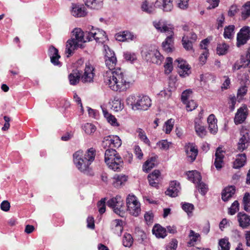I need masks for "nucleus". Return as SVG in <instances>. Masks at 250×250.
I'll list each match as a JSON object with an SVG mask.
<instances>
[{
    "label": "nucleus",
    "mask_w": 250,
    "mask_h": 250,
    "mask_svg": "<svg viewBox=\"0 0 250 250\" xmlns=\"http://www.w3.org/2000/svg\"><path fill=\"white\" fill-rule=\"evenodd\" d=\"M105 63L109 71H107L104 76V83L115 91H125L129 88L132 84L131 79L120 68L112 71L116 64V58L105 59Z\"/></svg>",
    "instance_id": "obj_1"
},
{
    "label": "nucleus",
    "mask_w": 250,
    "mask_h": 250,
    "mask_svg": "<svg viewBox=\"0 0 250 250\" xmlns=\"http://www.w3.org/2000/svg\"><path fill=\"white\" fill-rule=\"evenodd\" d=\"M95 150L91 147L88 149L83 155V151L79 150L73 154V162L76 167L82 172L90 173V165L94 160Z\"/></svg>",
    "instance_id": "obj_2"
},
{
    "label": "nucleus",
    "mask_w": 250,
    "mask_h": 250,
    "mask_svg": "<svg viewBox=\"0 0 250 250\" xmlns=\"http://www.w3.org/2000/svg\"><path fill=\"white\" fill-rule=\"evenodd\" d=\"M84 33L80 28H76L72 32V37L66 43L65 53L69 57L73 51L78 48L82 47V43L85 42Z\"/></svg>",
    "instance_id": "obj_3"
},
{
    "label": "nucleus",
    "mask_w": 250,
    "mask_h": 250,
    "mask_svg": "<svg viewBox=\"0 0 250 250\" xmlns=\"http://www.w3.org/2000/svg\"><path fill=\"white\" fill-rule=\"evenodd\" d=\"M104 161L108 167L114 171H120L123 160L115 149H107L104 153Z\"/></svg>",
    "instance_id": "obj_4"
},
{
    "label": "nucleus",
    "mask_w": 250,
    "mask_h": 250,
    "mask_svg": "<svg viewBox=\"0 0 250 250\" xmlns=\"http://www.w3.org/2000/svg\"><path fill=\"white\" fill-rule=\"evenodd\" d=\"M126 104L134 110H146L151 105V101L146 95H130L126 99Z\"/></svg>",
    "instance_id": "obj_5"
},
{
    "label": "nucleus",
    "mask_w": 250,
    "mask_h": 250,
    "mask_svg": "<svg viewBox=\"0 0 250 250\" xmlns=\"http://www.w3.org/2000/svg\"><path fill=\"white\" fill-rule=\"evenodd\" d=\"M142 55L147 62L158 65L161 64L164 60V57L155 46H150L146 50H143Z\"/></svg>",
    "instance_id": "obj_6"
},
{
    "label": "nucleus",
    "mask_w": 250,
    "mask_h": 250,
    "mask_svg": "<svg viewBox=\"0 0 250 250\" xmlns=\"http://www.w3.org/2000/svg\"><path fill=\"white\" fill-rule=\"evenodd\" d=\"M123 204V201L121 197L118 195L110 199L107 202V206L112 208L115 213L122 217L125 214Z\"/></svg>",
    "instance_id": "obj_7"
},
{
    "label": "nucleus",
    "mask_w": 250,
    "mask_h": 250,
    "mask_svg": "<svg viewBox=\"0 0 250 250\" xmlns=\"http://www.w3.org/2000/svg\"><path fill=\"white\" fill-rule=\"evenodd\" d=\"M127 209L131 215L137 216L141 212L140 204L137 197L129 194L126 199Z\"/></svg>",
    "instance_id": "obj_8"
},
{
    "label": "nucleus",
    "mask_w": 250,
    "mask_h": 250,
    "mask_svg": "<svg viewBox=\"0 0 250 250\" xmlns=\"http://www.w3.org/2000/svg\"><path fill=\"white\" fill-rule=\"evenodd\" d=\"M249 126H242L240 130L241 137L237 144V150L240 152L246 149L249 146L250 137Z\"/></svg>",
    "instance_id": "obj_9"
},
{
    "label": "nucleus",
    "mask_w": 250,
    "mask_h": 250,
    "mask_svg": "<svg viewBox=\"0 0 250 250\" xmlns=\"http://www.w3.org/2000/svg\"><path fill=\"white\" fill-rule=\"evenodd\" d=\"M250 39V27L247 26L242 27L237 35V46L239 47L245 44Z\"/></svg>",
    "instance_id": "obj_10"
},
{
    "label": "nucleus",
    "mask_w": 250,
    "mask_h": 250,
    "mask_svg": "<svg viewBox=\"0 0 250 250\" xmlns=\"http://www.w3.org/2000/svg\"><path fill=\"white\" fill-rule=\"evenodd\" d=\"M248 115V109L246 105L244 104L237 109L234 118L236 125L241 124L245 122Z\"/></svg>",
    "instance_id": "obj_11"
},
{
    "label": "nucleus",
    "mask_w": 250,
    "mask_h": 250,
    "mask_svg": "<svg viewBox=\"0 0 250 250\" xmlns=\"http://www.w3.org/2000/svg\"><path fill=\"white\" fill-rule=\"evenodd\" d=\"M153 25L160 32L167 33L168 34L173 33V28L170 25L168 24L165 20L161 19L158 21H155L153 22Z\"/></svg>",
    "instance_id": "obj_12"
},
{
    "label": "nucleus",
    "mask_w": 250,
    "mask_h": 250,
    "mask_svg": "<svg viewBox=\"0 0 250 250\" xmlns=\"http://www.w3.org/2000/svg\"><path fill=\"white\" fill-rule=\"evenodd\" d=\"M94 68L88 62L85 64L84 72L81 76L83 83H91L93 81Z\"/></svg>",
    "instance_id": "obj_13"
},
{
    "label": "nucleus",
    "mask_w": 250,
    "mask_h": 250,
    "mask_svg": "<svg viewBox=\"0 0 250 250\" xmlns=\"http://www.w3.org/2000/svg\"><path fill=\"white\" fill-rule=\"evenodd\" d=\"M175 62L178 63L177 66L179 68L178 70L179 75L183 78L188 76L190 73V68L187 62L181 58L177 59Z\"/></svg>",
    "instance_id": "obj_14"
},
{
    "label": "nucleus",
    "mask_w": 250,
    "mask_h": 250,
    "mask_svg": "<svg viewBox=\"0 0 250 250\" xmlns=\"http://www.w3.org/2000/svg\"><path fill=\"white\" fill-rule=\"evenodd\" d=\"M122 145L121 140L118 136H108L104 139L102 146L105 147L108 145L111 147H119Z\"/></svg>",
    "instance_id": "obj_15"
},
{
    "label": "nucleus",
    "mask_w": 250,
    "mask_h": 250,
    "mask_svg": "<svg viewBox=\"0 0 250 250\" xmlns=\"http://www.w3.org/2000/svg\"><path fill=\"white\" fill-rule=\"evenodd\" d=\"M71 14L77 18L83 17L86 16L87 12L83 5L72 3L71 9Z\"/></svg>",
    "instance_id": "obj_16"
},
{
    "label": "nucleus",
    "mask_w": 250,
    "mask_h": 250,
    "mask_svg": "<svg viewBox=\"0 0 250 250\" xmlns=\"http://www.w3.org/2000/svg\"><path fill=\"white\" fill-rule=\"evenodd\" d=\"M237 220L239 226L243 229H247L250 227V215L243 212L237 214Z\"/></svg>",
    "instance_id": "obj_17"
},
{
    "label": "nucleus",
    "mask_w": 250,
    "mask_h": 250,
    "mask_svg": "<svg viewBox=\"0 0 250 250\" xmlns=\"http://www.w3.org/2000/svg\"><path fill=\"white\" fill-rule=\"evenodd\" d=\"M186 152L188 161L193 162L198 154V148L195 145L189 143L186 146Z\"/></svg>",
    "instance_id": "obj_18"
},
{
    "label": "nucleus",
    "mask_w": 250,
    "mask_h": 250,
    "mask_svg": "<svg viewBox=\"0 0 250 250\" xmlns=\"http://www.w3.org/2000/svg\"><path fill=\"white\" fill-rule=\"evenodd\" d=\"M105 35V32L103 30L100 29H95L92 28V30L87 32L86 38L88 41L95 40L96 42L99 41L100 39H102Z\"/></svg>",
    "instance_id": "obj_19"
},
{
    "label": "nucleus",
    "mask_w": 250,
    "mask_h": 250,
    "mask_svg": "<svg viewBox=\"0 0 250 250\" xmlns=\"http://www.w3.org/2000/svg\"><path fill=\"white\" fill-rule=\"evenodd\" d=\"M181 187L180 183L176 181L170 182L168 188L166 191V194L172 197L178 196Z\"/></svg>",
    "instance_id": "obj_20"
},
{
    "label": "nucleus",
    "mask_w": 250,
    "mask_h": 250,
    "mask_svg": "<svg viewBox=\"0 0 250 250\" xmlns=\"http://www.w3.org/2000/svg\"><path fill=\"white\" fill-rule=\"evenodd\" d=\"M168 35V36L162 44L163 49L167 53L172 52L174 49L173 38L172 37L173 33Z\"/></svg>",
    "instance_id": "obj_21"
},
{
    "label": "nucleus",
    "mask_w": 250,
    "mask_h": 250,
    "mask_svg": "<svg viewBox=\"0 0 250 250\" xmlns=\"http://www.w3.org/2000/svg\"><path fill=\"white\" fill-rule=\"evenodd\" d=\"M155 5L165 12H170L173 8L172 0H156Z\"/></svg>",
    "instance_id": "obj_22"
},
{
    "label": "nucleus",
    "mask_w": 250,
    "mask_h": 250,
    "mask_svg": "<svg viewBox=\"0 0 250 250\" xmlns=\"http://www.w3.org/2000/svg\"><path fill=\"white\" fill-rule=\"evenodd\" d=\"M215 156L214 164L216 168L219 170L222 168L224 164V155L223 154V151L218 148L215 152Z\"/></svg>",
    "instance_id": "obj_23"
},
{
    "label": "nucleus",
    "mask_w": 250,
    "mask_h": 250,
    "mask_svg": "<svg viewBox=\"0 0 250 250\" xmlns=\"http://www.w3.org/2000/svg\"><path fill=\"white\" fill-rule=\"evenodd\" d=\"M155 4L150 2L147 0L143 1L141 4V9L142 11L148 14H152L155 11Z\"/></svg>",
    "instance_id": "obj_24"
},
{
    "label": "nucleus",
    "mask_w": 250,
    "mask_h": 250,
    "mask_svg": "<svg viewBox=\"0 0 250 250\" xmlns=\"http://www.w3.org/2000/svg\"><path fill=\"white\" fill-rule=\"evenodd\" d=\"M235 192V187L233 186H229L225 188L222 192V199L228 201Z\"/></svg>",
    "instance_id": "obj_25"
},
{
    "label": "nucleus",
    "mask_w": 250,
    "mask_h": 250,
    "mask_svg": "<svg viewBox=\"0 0 250 250\" xmlns=\"http://www.w3.org/2000/svg\"><path fill=\"white\" fill-rule=\"evenodd\" d=\"M111 227L114 233L120 236L123 230L122 220L120 219L113 220L112 222Z\"/></svg>",
    "instance_id": "obj_26"
},
{
    "label": "nucleus",
    "mask_w": 250,
    "mask_h": 250,
    "mask_svg": "<svg viewBox=\"0 0 250 250\" xmlns=\"http://www.w3.org/2000/svg\"><path fill=\"white\" fill-rule=\"evenodd\" d=\"M152 233L157 238H164L167 236V231L165 228L159 224H156L152 229Z\"/></svg>",
    "instance_id": "obj_27"
},
{
    "label": "nucleus",
    "mask_w": 250,
    "mask_h": 250,
    "mask_svg": "<svg viewBox=\"0 0 250 250\" xmlns=\"http://www.w3.org/2000/svg\"><path fill=\"white\" fill-rule=\"evenodd\" d=\"M246 159L247 157L245 153L238 154L237 155V158L233 162V168L238 169L243 167L246 163Z\"/></svg>",
    "instance_id": "obj_28"
},
{
    "label": "nucleus",
    "mask_w": 250,
    "mask_h": 250,
    "mask_svg": "<svg viewBox=\"0 0 250 250\" xmlns=\"http://www.w3.org/2000/svg\"><path fill=\"white\" fill-rule=\"evenodd\" d=\"M157 157H151L148 159L143 165V169L146 172H148L152 168H153L157 163Z\"/></svg>",
    "instance_id": "obj_29"
},
{
    "label": "nucleus",
    "mask_w": 250,
    "mask_h": 250,
    "mask_svg": "<svg viewBox=\"0 0 250 250\" xmlns=\"http://www.w3.org/2000/svg\"><path fill=\"white\" fill-rule=\"evenodd\" d=\"M85 4L91 8L99 9L103 4V0H83Z\"/></svg>",
    "instance_id": "obj_30"
},
{
    "label": "nucleus",
    "mask_w": 250,
    "mask_h": 250,
    "mask_svg": "<svg viewBox=\"0 0 250 250\" xmlns=\"http://www.w3.org/2000/svg\"><path fill=\"white\" fill-rule=\"evenodd\" d=\"M201 121L199 120H195L194 127L197 135L201 138L206 135L207 131L205 127L201 125Z\"/></svg>",
    "instance_id": "obj_31"
},
{
    "label": "nucleus",
    "mask_w": 250,
    "mask_h": 250,
    "mask_svg": "<svg viewBox=\"0 0 250 250\" xmlns=\"http://www.w3.org/2000/svg\"><path fill=\"white\" fill-rule=\"evenodd\" d=\"M127 178L125 175H115L114 176V181L113 184L114 186L117 188L120 187L127 181Z\"/></svg>",
    "instance_id": "obj_32"
},
{
    "label": "nucleus",
    "mask_w": 250,
    "mask_h": 250,
    "mask_svg": "<svg viewBox=\"0 0 250 250\" xmlns=\"http://www.w3.org/2000/svg\"><path fill=\"white\" fill-rule=\"evenodd\" d=\"M234 29L235 26L234 25H230L225 27L223 34L224 37L225 39H232L234 34Z\"/></svg>",
    "instance_id": "obj_33"
},
{
    "label": "nucleus",
    "mask_w": 250,
    "mask_h": 250,
    "mask_svg": "<svg viewBox=\"0 0 250 250\" xmlns=\"http://www.w3.org/2000/svg\"><path fill=\"white\" fill-rule=\"evenodd\" d=\"M102 110L104 117L106 119L108 123L111 124L112 125H118V124L117 122V119L113 115H112L111 114L109 113L105 108H102Z\"/></svg>",
    "instance_id": "obj_34"
},
{
    "label": "nucleus",
    "mask_w": 250,
    "mask_h": 250,
    "mask_svg": "<svg viewBox=\"0 0 250 250\" xmlns=\"http://www.w3.org/2000/svg\"><path fill=\"white\" fill-rule=\"evenodd\" d=\"M229 47V45L225 42L218 44L216 48L217 54L220 56L226 54Z\"/></svg>",
    "instance_id": "obj_35"
},
{
    "label": "nucleus",
    "mask_w": 250,
    "mask_h": 250,
    "mask_svg": "<svg viewBox=\"0 0 250 250\" xmlns=\"http://www.w3.org/2000/svg\"><path fill=\"white\" fill-rule=\"evenodd\" d=\"M230 247L229 239L227 238L219 240L218 243V250H229Z\"/></svg>",
    "instance_id": "obj_36"
},
{
    "label": "nucleus",
    "mask_w": 250,
    "mask_h": 250,
    "mask_svg": "<svg viewBox=\"0 0 250 250\" xmlns=\"http://www.w3.org/2000/svg\"><path fill=\"white\" fill-rule=\"evenodd\" d=\"M241 16L243 20H246L250 16V1H247L243 6Z\"/></svg>",
    "instance_id": "obj_37"
},
{
    "label": "nucleus",
    "mask_w": 250,
    "mask_h": 250,
    "mask_svg": "<svg viewBox=\"0 0 250 250\" xmlns=\"http://www.w3.org/2000/svg\"><path fill=\"white\" fill-rule=\"evenodd\" d=\"M182 42L183 47L186 50L190 51L193 50V42L189 40V37L188 35H184L183 37Z\"/></svg>",
    "instance_id": "obj_38"
},
{
    "label": "nucleus",
    "mask_w": 250,
    "mask_h": 250,
    "mask_svg": "<svg viewBox=\"0 0 250 250\" xmlns=\"http://www.w3.org/2000/svg\"><path fill=\"white\" fill-rule=\"evenodd\" d=\"M243 204L244 209L249 212L250 211V195L249 193H245L243 199Z\"/></svg>",
    "instance_id": "obj_39"
},
{
    "label": "nucleus",
    "mask_w": 250,
    "mask_h": 250,
    "mask_svg": "<svg viewBox=\"0 0 250 250\" xmlns=\"http://www.w3.org/2000/svg\"><path fill=\"white\" fill-rule=\"evenodd\" d=\"M80 78V74L79 72H73L72 73H70L68 76V79L70 84H76L79 81Z\"/></svg>",
    "instance_id": "obj_40"
},
{
    "label": "nucleus",
    "mask_w": 250,
    "mask_h": 250,
    "mask_svg": "<svg viewBox=\"0 0 250 250\" xmlns=\"http://www.w3.org/2000/svg\"><path fill=\"white\" fill-rule=\"evenodd\" d=\"M188 236L190 239L188 242V246H192L194 245V243L196 242L200 237V235L199 233L195 232L193 230H190Z\"/></svg>",
    "instance_id": "obj_41"
},
{
    "label": "nucleus",
    "mask_w": 250,
    "mask_h": 250,
    "mask_svg": "<svg viewBox=\"0 0 250 250\" xmlns=\"http://www.w3.org/2000/svg\"><path fill=\"white\" fill-rule=\"evenodd\" d=\"M239 62L242 64L244 68H246L250 63V53L247 52L246 55L241 56Z\"/></svg>",
    "instance_id": "obj_42"
},
{
    "label": "nucleus",
    "mask_w": 250,
    "mask_h": 250,
    "mask_svg": "<svg viewBox=\"0 0 250 250\" xmlns=\"http://www.w3.org/2000/svg\"><path fill=\"white\" fill-rule=\"evenodd\" d=\"M124 105L121 103V101L119 100H114L112 102L111 109L115 111H121L123 109Z\"/></svg>",
    "instance_id": "obj_43"
},
{
    "label": "nucleus",
    "mask_w": 250,
    "mask_h": 250,
    "mask_svg": "<svg viewBox=\"0 0 250 250\" xmlns=\"http://www.w3.org/2000/svg\"><path fill=\"white\" fill-rule=\"evenodd\" d=\"M172 62L173 59L172 58H167L166 62L164 65L166 73L169 74L172 71L173 69Z\"/></svg>",
    "instance_id": "obj_44"
},
{
    "label": "nucleus",
    "mask_w": 250,
    "mask_h": 250,
    "mask_svg": "<svg viewBox=\"0 0 250 250\" xmlns=\"http://www.w3.org/2000/svg\"><path fill=\"white\" fill-rule=\"evenodd\" d=\"M123 243L124 246L126 247L131 246L133 243L132 236L129 233L125 234L123 237Z\"/></svg>",
    "instance_id": "obj_45"
},
{
    "label": "nucleus",
    "mask_w": 250,
    "mask_h": 250,
    "mask_svg": "<svg viewBox=\"0 0 250 250\" xmlns=\"http://www.w3.org/2000/svg\"><path fill=\"white\" fill-rule=\"evenodd\" d=\"M83 129L86 134H91L95 131L96 127L92 124L86 123L83 125Z\"/></svg>",
    "instance_id": "obj_46"
},
{
    "label": "nucleus",
    "mask_w": 250,
    "mask_h": 250,
    "mask_svg": "<svg viewBox=\"0 0 250 250\" xmlns=\"http://www.w3.org/2000/svg\"><path fill=\"white\" fill-rule=\"evenodd\" d=\"M137 132L139 133V138L143 141L145 144L150 145V141L146 135L145 131L141 128H138Z\"/></svg>",
    "instance_id": "obj_47"
},
{
    "label": "nucleus",
    "mask_w": 250,
    "mask_h": 250,
    "mask_svg": "<svg viewBox=\"0 0 250 250\" xmlns=\"http://www.w3.org/2000/svg\"><path fill=\"white\" fill-rule=\"evenodd\" d=\"M182 208L188 215L192 213V211L194 208L193 205L188 203H184L182 204Z\"/></svg>",
    "instance_id": "obj_48"
},
{
    "label": "nucleus",
    "mask_w": 250,
    "mask_h": 250,
    "mask_svg": "<svg viewBox=\"0 0 250 250\" xmlns=\"http://www.w3.org/2000/svg\"><path fill=\"white\" fill-rule=\"evenodd\" d=\"M104 48L105 52V59H111L112 58H116L114 52L107 45H104Z\"/></svg>",
    "instance_id": "obj_49"
},
{
    "label": "nucleus",
    "mask_w": 250,
    "mask_h": 250,
    "mask_svg": "<svg viewBox=\"0 0 250 250\" xmlns=\"http://www.w3.org/2000/svg\"><path fill=\"white\" fill-rule=\"evenodd\" d=\"M239 204L238 201H235L229 209V213L231 215H234L239 210Z\"/></svg>",
    "instance_id": "obj_50"
},
{
    "label": "nucleus",
    "mask_w": 250,
    "mask_h": 250,
    "mask_svg": "<svg viewBox=\"0 0 250 250\" xmlns=\"http://www.w3.org/2000/svg\"><path fill=\"white\" fill-rule=\"evenodd\" d=\"M105 198H102L97 203V206L99 208V211L100 214H102L105 211Z\"/></svg>",
    "instance_id": "obj_51"
},
{
    "label": "nucleus",
    "mask_w": 250,
    "mask_h": 250,
    "mask_svg": "<svg viewBox=\"0 0 250 250\" xmlns=\"http://www.w3.org/2000/svg\"><path fill=\"white\" fill-rule=\"evenodd\" d=\"M192 93V91L190 89H187L184 91L181 95V101L185 104L188 101V99Z\"/></svg>",
    "instance_id": "obj_52"
},
{
    "label": "nucleus",
    "mask_w": 250,
    "mask_h": 250,
    "mask_svg": "<svg viewBox=\"0 0 250 250\" xmlns=\"http://www.w3.org/2000/svg\"><path fill=\"white\" fill-rule=\"evenodd\" d=\"M170 144L171 143L167 142V140H163L158 142L157 143V146L162 149L167 150Z\"/></svg>",
    "instance_id": "obj_53"
},
{
    "label": "nucleus",
    "mask_w": 250,
    "mask_h": 250,
    "mask_svg": "<svg viewBox=\"0 0 250 250\" xmlns=\"http://www.w3.org/2000/svg\"><path fill=\"white\" fill-rule=\"evenodd\" d=\"M196 188H198L200 193L202 195H205L208 191L207 186L201 181L196 185Z\"/></svg>",
    "instance_id": "obj_54"
},
{
    "label": "nucleus",
    "mask_w": 250,
    "mask_h": 250,
    "mask_svg": "<svg viewBox=\"0 0 250 250\" xmlns=\"http://www.w3.org/2000/svg\"><path fill=\"white\" fill-rule=\"evenodd\" d=\"M186 104V109L188 111H191L197 107V104L193 100H190L185 104Z\"/></svg>",
    "instance_id": "obj_55"
},
{
    "label": "nucleus",
    "mask_w": 250,
    "mask_h": 250,
    "mask_svg": "<svg viewBox=\"0 0 250 250\" xmlns=\"http://www.w3.org/2000/svg\"><path fill=\"white\" fill-rule=\"evenodd\" d=\"M236 99L234 95H230L229 97V108L231 111L234 110L235 108V105L236 104Z\"/></svg>",
    "instance_id": "obj_56"
},
{
    "label": "nucleus",
    "mask_w": 250,
    "mask_h": 250,
    "mask_svg": "<svg viewBox=\"0 0 250 250\" xmlns=\"http://www.w3.org/2000/svg\"><path fill=\"white\" fill-rule=\"evenodd\" d=\"M165 132L166 134H169L170 133L172 130L173 125V122H172V119H169L167 120L165 124Z\"/></svg>",
    "instance_id": "obj_57"
},
{
    "label": "nucleus",
    "mask_w": 250,
    "mask_h": 250,
    "mask_svg": "<svg viewBox=\"0 0 250 250\" xmlns=\"http://www.w3.org/2000/svg\"><path fill=\"white\" fill-rule=\"evenodd\" d=\"M124 56L125 59L128 61L133 62L136 59L135 54L134 53H131L129 52H125Z\"/></svg>",
    "instance_id": "obj_58"
},
{
    "label": "nucleus",
    "mask_w": 250,
    "mask_h": 250,
    "mask_svg": "<svg viewBox=\"0 0 250 250\" xmlns=\"http://www.w3.org/2000/svg\"><path fill=\"white\" fill-rule=\"evenodd\" d=\"M125 31L120 32L115 34L116 40L119 42H125L126 38L125 37Z\"/></svg>",
    "instance_id": "obj_59"
},
{
    "label": "nucleus",
    "mask_w": 250,
    "mask_h": 250,
    "mask_svg": "<svg viewBox=\"0 0 250 250\" xmlns=\"http://www.w3.org/2000/svg\"><path fill=\"white\" fill-rule=\"evenodd\" d=\"M178 242L176 239H173L169 244L167 246L166 250H176L177 247Z\"/></svg>",
    "instance_id": "obj_60"
},
{
    "label": "nucleus",
    "mask_w": 250,
    "mask_h": 250,
    "mask_svg": "<svg viewBox=\"0 0 250 250\" xmlns=\"http://www.w3.org/2000/svg\"><path fill=\"white\" fill-rule=\"evenodd\" d=\"M248 91L247 86L242 85L238 90L237 96L242 97L244 96Z\"/></svg>",
    "instance_id": "obj_61"
},
{
    "label": "nucleus",
    "mask_w": 250,
    "mask_h": 250,
    "mask_svg": "<svg viewBox=\"0 0 250 250\" xmlns=\"http://www.w3.org/2000/svg\"><path fill=\"white\" fill-rule=\"evenodd\" d=\"M208 55V50H204L203 53L201 54L199 60L201 64H204L207 61Z\"/></svg>",
    "instance_id": "obj_62"
},
{
    "label": "nucleus",
    "mask_w": 250,
    "mask_h": 250,
    "mask_svg": "<svg viewBox=\"0 0 250 250\" xmlns=\"http://www.w3.org/2000/svg\"><path fill=\"white\" fill-rule=\"evenodd\" d=\"M207 1L209 4L208 7V9H214L217 7L219 3V0H207Z\"/></svg>",
    "instance_id": "obj_63"
},
{
    "label": "nucleus",
    "mask_w": 250,
    "mask_h": 250,
    "mask_svg": "<svg viewBox=\"0 0 250 250\" xmlns=\"http://www.w3.org/2000/svg\"><path fill=\"white\" fill-rule=\"evenodd\" d=\"M48 54L50 58L59 55L58 50L53 46H51L48 49Z\"/></svg>",
    "instance_id": "obj_64"
}]
</instances>
